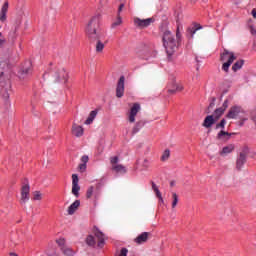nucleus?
<instances>
[{
  "label": "nucleus",
  "instance_id": "7c9ffc66",
  "mask_svg": "<svg viewBox=\"0 0 256 256\" xmlns=\"http://www.w3.org/2000/svg\"><path fill=\"white\" fill-rule=\"evenodd\" d=\"M172 199V209H175V207H177V203H179V196L177 195V193H172Z\"/></svg>",
  "mask_w": 256,
  "mask_h": 256
},
{
  "label": "nucleus",
  "instance_id": "dca6fc26",
  "mask_svg": "<svg viewBox=\"0 0 256 256\" xmlns=\"http://www.w3.org/2000/svg\"><path fill=\"white\" fill-rule=\"evenodd\" d=\"M201 29H203V26H201V24L193 22L192 26L187 28V37L193 39V35H195V33H197V31Z\"/></svg>",
  "mask_w": 256,
  "mask_h": 256
},
{
  "label": "nucleus",
  "instance_id": "49530a36",
  "mask_svg": "<svg viewBox=\"0 0 256 256\" xmlns=\"http://www.w3.org/2000/svg\"><path fill=\"white\" fill-rule=\"evenodd\" d=\"M227 107H229V100L226 99L220 108L223 109V111H227Z\"/></svg>",
  "mask_w": 256,
  "mask_h": 256
},
{
  "label": "nucleus",
  "instance_id": "f03ea898",
  "mask_svg": "<svg viewBox=\"0 0 256 256\" xmlns=\"http://www.w3.org/2000/svg\"><path fill=\"white\" fill-rule=\"evenodd\" d=\"M100 21L101 14H95L86 26L85 33L90 43H95V41H99L103 37V32L99 26Z\"/></svg>",
  "mask_w": 256,
  "mask_h": 256
},
{
  "label": "nucleus",
  "instance_id": "412c9836",
  "mask_svg": "<svg viewBox=\"0 0 256 256\" xmlns=\"http://www.w3.org/2000/svg\"><path fill=\"white\" fill-rule=\"evenodd\" d=\"M72 133L73 135H75V137H83V133H84L83 126L73 124Z\"/></svg>",
  "mask_w": 256,
  "mask_h": 256
},
{
  "label": "nucleus",
  "instance_id": "864d4df0",
  "mask_svg": "<svg viewBox=\"0 0 256 256\" xmlns=\"http://www.w3.org/2000/svg\"><path fill=\"white\" fill-rule=\"evenodd\" d=\"M170 187H175V181L170 182Z\"/></svg>",
  "mask_w": 256,
  "mask_h": 256
},
{
  "label": "nucleus",
  "instance_id": "9b49d317",
  "mask_svg": "<svg viewBox=\"0 0 256 256\" xmlns=\"http://www.w3.org/2000/svg\"><path fill=\"white\" fill-rule=\"evenodd\" d=\"M79 191H81V186H79V176L77 174H72V194L75 197H79Z\"/></svg>",
  "mask_w": 256,
  "mask_h": 256
},
{
  "label": "nucleus",
  "instance_id": "20e7f679",
  "mask_svg": "<svg viewBox=\"0 0 256 256\" xmlns=\"http://www.w3.org/2000/svg\"><path fill=\"white\" fill-rule=\"evenodd\" d=\"M47 76L51 77L53 83H60V81L67 83V79H69V74L65 71V68H54L48 73H44L43 77Z\"/></svg>",
  "mask_w": 256,
  "mask_h": 256
},
{
  "label": "nucleus",
  "instance_id": "4468645a",
  "mask_svg": "<svg viewBox=\"0 0 256 256\" xmlns=\"http://www.w3.org/2000/svg\"><path fill=\"white\" fill-rule=\"evenodd\" d=\"M141 111V104L140 103H134L133 106L130 109L129 113V122L135 123V117H137V113Z\"/></svg>",
  "mask_w": 256,
  "mask_h": 256
},
{
  "label": "nucleus",
  "instance_id": "a18cd8bd",
  "mask_svg": "<svg viewBox=\"0 0 256 256\" xmlns=\"http://www.w3.org/2000/svg\"><path fill=\"white\" fill-rule=\"evenodd\" d=\"M82 164L87 165L89 163V156L84 155L81 157Z\"/></svg>",
  "mask_w": 256,
  "mask_h": 256
},
{
  "label": "nucleus",
  "instance_id": "a19ab883",
  "mask_svg": "<svg viewBox=\"0 0 256 256\" xmlns=\"http://www.w3.org/2000/svg\"><path fill=\"white\" fill-rule=\"evenodd\" d=\"M33 199H34V201H41V199H42L41 192L35 191Z\"/></svg>",
  "mask_w": 256,
  "mask_h": 256
},
{
  "label": "nucleus",
  "instance_id": "8fccbe9b",
  "mask_svg": "<svg viewBox=\"0 0 256 256\" xmlns=\"http://www.w3.org/2000/svg\"><path fill=\"white\" fill-rule=\"evenodd\" d=\"M151 184H152V189H153V191H156V190L159 189V188L157 187V184H155V182H151Z\"/></svg>",
  "mask_w": 256,
  "mask_h": 256
},
{
  "label": "nucleus",
  "instance_id": "c03bdc74",
  "mask_svg": "<svg viewBox=\"0 0 256 256\" xmlns=\"http://www.w3.org/2000/svg\"><path fill=\"white\" fill-rule=\"evenodd\" d=\"M78 169H79V171H80V173H85V171H87V164H80L79 166H78Z\"/></svg>",
  "mask_w": 256,
  "mask_h": 256
},
{
  "label": "nucleus",
  "instance_id": "3c124183",
  "mask_svg": "<svg viewBox=\"0 0 256 256\" xmlns=\"http://www.w3.org/2000/svg\"><path fill=\"white\" fill-rule=\"evenodd\" d=\"M252 16L254 17V19H256V10L255 9L252 10Z\"/></svg>",
  "mask_w": 256,
  "mask_h": 256
},
{
  "label": "nucleus",
  "instance_id": "0eeeda50",
  "mask_svg": "<svg viewBox=\"0 0 256 256\" xmlns=\"http://www.w3.org/2000/svg\"><path fill=\"white\" fill-rule=\"evenodd\" d=\"M151 23H155V18H147V19L134 18V25L138 29H147V27H149Z\"/></svg>",
  "mask_w": 256,
  "mask_h": 256
},
{
  "label": "nucleus",
  "instance_id": "393cba45",
  "mask_svg": "<svg viewBox=\"0 0 256 256\" xmlns=\"http://www.w3.org/2000/svg\"><path fill=\"white\" fill-rule=\"evenodd\" d=\"M225 113V110L221 109V108H217L214 110V113H213V118L216 120V121H219V119H221V117H223V114Z\"/></svg>",
  "mask_w": 256,
  "mask_h": 256
},
{
  "label": "nucleus",
  "instance_id": "5fc2aeb1",
  "mask_svg": "<svg viewBox=\"0 0 256 256\" xmlns=\"http://www.w3.org/2000/svg\"><path fill=\"white\" fill-rule=\"evenodd\" d=\"M10 256H19V255H17V253L11 252Z\"/></svg>",
  "mask_w": 256,
  "mask_h": 256
},
{
  "label": "nucleus",
  "instance_id": "9d476101",
  "mask_svg": "<svg viewBox=\"0 0 256 256\" xmlns=\"http://www.w3.org/2000/svg\"><path fill=\"white\" fill-rule=\"evenodd\" d=\"M125 95V76H120L116 86V97L121 99Z\"/></svg>",
  "mask_w": 256,
  "mask_h": 256
},
{
  "label": "nucleus",
  "instance_id": "58836bf2",
  "mask_svg": "<svg viewBox=\"0 0 256 256\" xmlns=\"http://www.w3.org/2000/svg\"><path fill=\"white\" fill-rule=\"evenodd\" d=\"M110 163L113 167V165H118L119 163V156H113V157H110Z\"/></svg>",
  "mask_w": 256,
  "mask_h": 256
},
{
  "label": "nucleus",
  "instance_id": "bf43d9fd",
  "mask_svg": "<svg viewBox=\"0 0 256 256\" xmlns=\"http://www.w3.org/2000/svg\"><path fill=\"white\" fill-rule=\"evenodd\" d=\"M196 61H197V63H199V58L198 57H196Z\"/></svg>",
  "mask_w": 256,
  "mask_h": 256
},
{
  "label": "nucleus",
  "instance_id": "6e6d98bb",
  "mask_svg": "<svg viewBox=\"0 0 256 256\" xmlns=\"http://www.w3.org/2000/svg\"><path fill=\"white\" fill-rule=\"evenodd\" d=\"M243 124H244V122H243V121H241V122H240V127H243Z\"/></svg>",
  "mask_w": 256,
  "mask_h": 256
},
{
  "label": "nucleus",
  "instance_id": "5701e85b",
  "mask_svg": "<svg viewBox=\"0 0 256 256\" xmlns=\"http://www.w3.org/2000/svg\"><path fill=\"white\" fill-rule=\"evenodd\" d=\"M97 110H93L90 112L88 118L85 121V125H91V123H93V121H95V117H97Z\"/></svg>",
  "mask_w": 256,
  "mask_h": 256
},
{
  "label": "nucleus",
  "instance_id": "09e8293b",
  "mask_svg": "<svg viewBox=\"0 0 256 256\" xmlns=\"http://www.w3.org/2000/svg\"><path fill=\"white\" fill-rule=\"evenodd\" d=\"M154 192L156 193V197L159 199V198H161V197H163L162 195H161V191H159V189L158 190H154Z\"/></svg>",
  "mask_w": 256,
  "mask_h": 256
},
{
  "label": "nucleus",
  "instance_id": "1a4fd4ad",
  "mask_svg": "<svg viewBox=\"0 0 256 256\" xmlns=\"http://www.w3.org/2000/svg\"><path fill=\"white\" fill-rule=\"evenodd\" d=\"M20 28H21V20H17L8 34V39L12 41V43H15V41L17 40V37H19V34L17 33V31H19Z\"/></svg>",
  "mask_w": 256,
  "mask_h": 256
},
{
  "label": "nucleus",
  "instance_id": "7ed1b4c3",
  "mask_svg": "<svg viewBox=\"0 0 256 256\" xmlns=\"http://www.w3.org/2000/svg\"><path fill=\"white\" fill-rule=\"evenodd\" d=\"M162 42L163 47L169 58L173 57L177 50L179 49V43L175 39V35L168 29H162Z\"/></svg>",
  "mask_w": 256,
  "mask_h": 256
},
{
  "label": "nucleus",
  "instance_id": "b1692460",
  "mask_svg": "<svg viewBox=\"0 0 256 256\" xmlns=\"http://www.w3.org/2000/svg\"><path fill=\"white\" fill-rule=\"evenodd\" d=\"M112 171H115V173H127V168L122 164H116L112 166Z\"/></svg>",
  "mask_w": 256,
  "mask_h": 256
},
{
  "label": "nucleus",
  "instance_id": "473e14b6",
  "mask_svg": "<svg viewBox=\"0 0 256 256\" xmlns=\"http://www.w3.org/2000/svg\"><path fill=\"white\" fill-rule=\"evenodd\" d=\"M169 157H171V151L169 149H166L163 155L161 156V161H167Z\"/></svg>",
  "mask_w": 256,
  "mask_h": 256
},
{
  "label": "nucleus",
  "instance_id": "680f3d73",
  "mask_svg": "<svg viewBox=\"0 0 256 256\" xmlns=\"http://www.w3.org/2000/svg\"><path fill=\"white\" fill-rule=\"evenodd\" d=\"M144 163H147V160H144Z\"/></svg>",
  "mask_w": 256,
  "mask_h": 256
},
{
  "label": "nucleus",
  "instance_id": "6e6552de",
  "mask_svg": "<svg viewBox=\"0 0 256 256\" xmlns=\"http://www.w3.org/2000/svg\"><path fill=\"white\" fill-rule=\"evenodd\" d=\"M247 153H249V148H244V150L240 152L236 160V169L238 171H241L242 167L247 163Z\"/></svg>",
  "mask_w": 256,
  "mask_h": 256
},
{
  "label": "nucleus",
  "instance_id": "e433bc0d",
  "mask_svg": "<svg viewBox=\"0 0 256 256\" xmlns=\"http://www.w3.org/2000/svg\"><path fill=\"white\" fill-rule=\"evenodd\" d=\"M225 135H226L227 137H231V133L225 132L224 130H221V131L217 134V139H223V137H225Z\"/></svg>",
  "mask_w": 256,
  "mask_h": 256
},
{
  "label": "nucleus",
  "instance_id": "2f4dec72",
  "mask_svg": "<svg viewBox=\"0 0 256 256\" xmlns=\"http://www.w3.org/2000/svg\"><path fill=\"white\" fill-rule=\"evenodd\" d=\"M225 125H227V120L223 118L219 123L216 124L215 129H225Z\"/></svg>",
  "mask_w": 256,
  "mask_h": 256
},
{
  "label": "nucleus",
  "instance_id": "ddd939ff",
  "mask_svg": "<svg viewBox=\"0 0 256 256\" xmlns=\"http://www.w3.org/2000/svg\"><path fill=\"white\" fill-rule=\"evenodd\" d=\"M150 237H152L151 232H142L134 239V243H136V245H143V243L149 241Z\"/></svg>",
  "mask_w": 256,
  "mask_h": 256
},
{
  "label": "nucleus",
  "instance_id": "aec40b11",
  "mask_svg": "<svg viewBox=\"0 0 256 256\" xmlns=\"http://www.w3.org/2000/svg\"><path fill=\"white\" fill-rule=\"evenodd\" d=\"M81 207V201L75 200L69 207H68V215H75V211H77Z\"/></svg>",
  "mask_w": 256,
  "mask_h": 256
},
{
  "label": "nucleus",
  "instance_id": "de8ad7c7",
  "mask_svg": "<svg viewBox=\"0 0 256 256\" xmlns=\"http://www.w3.org/2000/svg\"><path fill=\"white\" fill-rule=\"evenodd\" d=\"M125 8V3H121L118 7V15H121V11Z\"/></svg>",
  "mask_w": 256,
  "mask_h": 256
},
{
  "label": "nucleus",
  "instance_id": "603ef678",
  "mask_svg": "<svg viewBox=\"0 0 256 256\" xmlns=\"http://www.w3.org/2000/svg\"><path fill=\"white\" fill-rule=\"evenodd\" d=\"M159 199V203H165V200H163V196H161Z\"/></svg>",
  "mask_w": 256,
  "mask_h": 256
},
{
  "label": "nucleus",
  "instance_id": "4c0bfd02",
  "mask_svg": "<svg viewBox=\"0 0 256 256\" xmlns=\"http://www.w3.org/2000/svg\"><path fill=\"white\" fill-rule=\"evenodd\" d=\"M180 25H177V28H176V41L178 43H181V31H180Z\"/></svg>",
  "mask_w": 256,
  "mask_h": 256
},
{
  "label": "nucleus",
  "instance_id": "4d7b16f0",
  "mask_svg": "<svg viewBox=\"0 0 256 256\" xmlns=\"http://www.w3.org/2000/svg\"><path fill=\"white\" fill-rule=\"evenodd\" d=\"M252 35H256V30L255 31L252 30Z\"/></svg>",
  "mask_w": 256,
  "mask_h": 256
},
{
  "label": "nucleus",
  "instance_id": "c756f323",
  "mask_svg": "<svg viewBox=\"0 0 256 256\" xmlns=\"http://www.w3.org/2000/svg\"><path fill=\"white\" fill-rule=\"evenodd\" d=\"M61 251L64 255L66 256H73L75 255V252L73 251V249L69 248V247H62Z\"/></svg>",
  "mask_w": 256,
  "mask_h": 256
},
{
  "label": "nucleus",
  "instance_id": "37998d69",
  "mask_svg": "<svg viewBox=\"0 0 256 256\" xmlns=\"http://www.w3.org/2000/svg\"><path fill=\"white\" fill-rule=\"evenodd\" d=\"M6 42L7 40L5 39V36L0 32V47H3Z\"/></svg>",
  "mask_w": 256,
  "mask_h": 256
},
{
  "label": "nucleus",
  "instance_id": "79ce46f5",
  "mask_svg": "<svg viewBox=\"0 0 256 256\" xmlns=\"http://www.w3.org/2000/svg\"><path fill=\"white\" fill-rule=\"evenodd\" d=\"M29 73H31V67L23 68V69L21 70V75H22V77L25 76V75H29Z\"/></svg>",
  "mask_w": 256,
  "mask_h": 256
},
{
  "label": "nucleus",
  "instance_id": "f8f14e48",
  "mask_svg": "<svg viewBox=\"0 0 256 256\" xmlns=\"http://www.w3.org/2000/svg\"><path fill=\"white\" fill-rule=\"evenodd\" d=\"M94 235L98 239L97 247L103 249V247L105 246V234H103V232H101L99 228L94 226Z\"/></svg>",
  "mask_w": 256,
  "mask_h": 256
},
{
  "label": "nucleus",
  "instance_id": "c85d7f7f",
  "mask_svg": "<svg viewBox=\"0 0 256 256\" xmlns=\"http://www.w3.org/2000/svg\"><path fill=\"white\" fill-rule=\"evenodd\" d=\"M86 245H88L89 247H95V245H97V242L95 241V237L93 235L87 236Z\"/></svg>",
  "mask_w": 256,
  "mask_h": 256
},
{
  "label": "nucleus",
  "instance_id": "4be33fe9",
  "mask_svg": "<svg viewBox=\"0 0 256 256\" xmlns=\"http://www.w3.org/2000/svg\"><path fill=\"white\" fill-rule=\"evenodd\" d=\"M145 123L146 122L143 120L138 121L132 129V135L139 133V131L145 127Z\"/></svg>",
  "mask_w": 256,
  "mask_h": 256
},
{
  "label": "nucleus",
  "instance_id": "c9c22d12",
  "mask_svg": "<svg viewBox=\"0 0 256 256\" xmlns=\"http://www.w3.org/2000/svg\"><path fill=\"white\" fill-rule=\"evenodd\" d=\"M123 23V20L121 19V15L117 14V21L112 23V29H115V27H119Z\"/></svg>",
  "mask_w": 256,
  "mask_h": 256
},
{
  "label": "nucleus",
  "instance_id": "a878e982",
  "mask_svg": "<svg viewBox=\"0 0 256 256\" xmlns=\"http://www.w3.org/2000/svg\"><path fill=\"white\" fill-rule=\"evenodd\" d=\"M233 151H235V146L233 144H230L222 149L220 155H227L229 153H233Z\"/></svg>",
  "mask_w": 256,
  "mask_h": 256
},
{
  "label": "nucleus",
  "instance_id": "f704fd0d",
  "mask_svg": "<svg viewBox=\"0 0 256 256\" xmlns=\"http://www.w3.org/2000/svg\"><path fill=\"white\" fill-rule=\"evenodd\" d=\"M95 191V188L93 186H90L88 189H87V192H86V198L87 199H91L93 197V193Z\"/></svg>",
  "mask_w": 256,
  "mask_h": 256
},
{
  "label": "nucleus",
  "instance_id": "13d9d810",
  "mask_svg": "<svg viewBox=\"0 0 256 256\" xmlns=\"http://www.w3.org/2000/svg\"><path fill=\"white\" fill-rule=\"evenodd\" d=\"M49 256H59V255H57L56 253H54V254H52V255H49Z\"/></svg>",
  "mask_w": 256,
  "mask_h": 256
},
{
  "label": "nucleus",
  "instance_id": "6ab92c4d",
  "mask_svg": "<svg viewBox=\"0 0 256 256\" xmlns=\"http://www.w3.org/2000/svg\"><path fill=\"white\" fill-rule=\"evenodd\" d=\"M182 89L183 86L177 85V82H175V80L168 84V93H170V95H175L176 91H181Z\"/></svg>",
  "mask_w": 256,
  "mask_h": 256
},
{
  "label": "nucleus",
  "instance_id": "ea45409f",
  "mask_svg": "<svg viewBox=\"0 0 256 256\" xmlns=\"http://www.w3.org/2000/svg\"><path fill=\"white\" fill-rule=\"evenodd\" d=\"M56 243H57V245L60 246V249H63V247H66L64 238H59L58 240H56Z\"/></svg>",
  "mask_w": 256,
  "mask_h": 256
},
{
  "label": "nucleus",
  "instance_id": "f3484780",
  "mask_svg": "<svg viewBox=\"0 0 256 256\" xmlns=\"http://www.w3.org/2000/svg\"><path fill=\"white\" fill-rule=\"evenodd\" d=\"M217 120L213 117V115H208L205 117L202 127H205V129H211L213 125H215Z\"/></svg>",
  "mask_w": 256,
  "mask_h": 256
},
{
  "label": "nucleus",
  "instance_id": "052dcab7",
  "mask_svg": "<svg viewBox=\"0 0 256 256\" xmlns=\"http://www.w3.org/2000/svg\"><path fill=\"white\" fill-rule=\"evenodd\" d=\"M19 48L21 49V44H19Z\"/></svg>",
  "mask_w": 256,
  "mask_h": 256
},
{
  "label": "nucleus",
  "instance_id": "f257e3e1",
  "mask_svg": "<svg viewBox=\"0 0 256 256\" xmlns=\"http://www.w3.org/2000/svg\"><path fill=\"white\" fill-rule=\"evenodd\" d=\"M12 55L13 52H10L8 56L4 55L0 61V95L4 101H9L11 95Z\"/></svg>",
  "mask_w": 256,
  "mask_h": 256
},
{
  "label": "nucleus",
  "instance_id": "a211bd4d",
  "mask_svg": "<svg viewBox=\"0 0 256 256\" xmlns=\"http://www.w3.org/2000/svg\"><path fill=\"white\" fill-rule=\"evenodd\" d=\"M7 11H9V2H5L0 11V21L5 23L7 21Z\"/></svg>",
  "mask_w": 256,
  "mask_h": 256
},
{
  "label": "nucleus",
  "instance_id": "39448f33",
  "mask_svg": "<svg viewBox=\"0 0 256 256\" xmlns=\"http://www.w3.org/2000/svg\"><path fill=\"white\" fill-rule=\"evenodd\" d=\"M235 59H237L235 53L229 52L227 49H224L223 53L220 54V61H227L222 65V69L225 73H229V68L233 65V61H235Z\"/></svg>",
  "mask_w": 256,
  "mask_h": 256
},
{
  "label": "nucleus",
  "instance_id": "bb28decb",
  "mask_svg": "<svg viewBox=\"0 0 256 256\" xmlns=\"http://www.w3.org/2000/svg\"><path fill=\"white\" fill-rule=\"evenodd\" d=\"M243 65H245V60L236 61L232 66V71H234V73H236V71H239V69H241V67H243Z\"/></svg>",
  "mask_w": 256,
  "mask_h": 256
},
{
  "label": "nucleus",
  "instance_id": "72a5a7b5",
  "mask_svg": "<svg viewBox=\"0 0 256 256\" xmlns=\"http://www.w3.org/2000/svg\"><path fill=\"white\" fill-rule=\"evenodd\" d=\"M215 98H212V102H210L209 106L206 109V113L209 114L211 113V111H213V109L215 108Z\"/></svg>",
  "mask_w": 256,
  "mask_h": 256
},
{
  "label": "nucleus",
  "instance_id": "423d86ee",
  "mask_svg": "<svg viewBox=\"0 0 256 256\" xmlns=\"http://www.w3.org/2000/svg\"><path fill=\"white\" fill-rule=\"evenodd\" d=\"M31 191V187L29 186V180H25V183L21 187V199L20 204L25 205L27 201H29V193Z\"/></svg>",
  "mask_w": 256,
  "mask_h": 256
},
{
  "label": "nucleus",
  "instance_id": "cd10ccee",
  "mask_svg": "<svg viewBox=\"0 0 256 256\" xmlns=\"http://www.w3.org/2000/svg\"><path fill=\"white\" fill-rule=\"evenodd\" d=\"M95 43H96V53H103V50L105 49V44L101 42V39L96 40Z\"/></svg>",
  "mask_w": 256,
  "mask_h": 256
},
{
  "label": "nucleus",
  "instance_id": "2eb2a0df",
  "mask_svg": "<svg viewBox=\"0 0 256 256\" xmlns=\"http://www.w3.org/2000/svg\"><path fill=\"white\" fill-rule=\"evenodd\" d=\"M239 113H243L241 106H232L226 114L227 119H236Z\"/></svg>",
  "mask_w": 256,
  "mask_h": 256
}]
</instances>
